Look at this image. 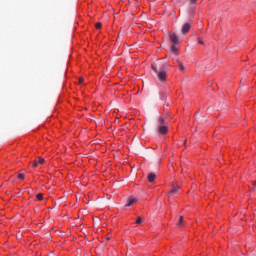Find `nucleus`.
<instances>
[{"label": "nucleus", "mask_w": 256, "mask_h": 256, "mask_svg": "<svg viewBox=\"0 0 256 256\" xmlns=\"http://www.w3.org/2000/svg\"><path fill=\"white\" fill-rule=\"evenodd\" d=\"M205 43L203 42V40H199V45H204Z\"/></svg>", "instance_id": "aec40b11"}, {"label": "nucleus", "mask_w": 256, "mask_h": 256, "mask_svg": "<svg viewBox=\"0 0 256 256\" xmlns=\"http://www.w3.org/2000/svg\"><path fill=\"white\" fill-rule=\"evenodd\" d=\"M18 179H20L21 181H23V179H25V174L19 173V174H18Z\"/></svg>", "instance_id": "f8f14e48"}, {"label": "nucleus", "mask_w": 256, "mask_h": 256, "mask_svg": "<svg viewBox=\"0 0 256 256\" xmlns=\"http://www.w3.org/2000/svg\"><path fill=\"white\" fill-rule=\"evenodd\" d=\"M168 131H169V128H167V126L161 125L160 127H158V133L160 135H167Z\"/></svg>", "instance_id": "7ed1b4c3"}, {"label": "nucleus", "mask_w": 256, "mask_h": 256, "mask_svg": "<svg viewBox=\"0 0 256 256\" xmlns=\"http://www.w3.org/2000/svg\"><path fill=\"white\" fill-rule=\"evenodd\" d=\"M141 223H143V218L138 217L137 220H136V224L141 225Z\"/></svg>", "instance_id": "9d476101"}, {"label": "nucleus", "mask_w": 256, "mask_h": 256, "mask_svg": "<svg viewBox=\"0 0 256 256\" xmlns=\"http://www.w3.org/2000/svg\"><path fill=\"white\" fill-rule=\"evenodd\" d=\"M155 179H157V175H155V173H150L149 175H148V181H149V183H153V181H155Z\"/></svg>", "instance_id": "423d86ee"}, {"label": "nucleus", "mask_w": 256, "mask_h": 256, "mask_svg": "<svg viewBox=\"0 0 256 256\" xmlns=\"http://www.w3.org/2000/svg\"><path fill=\"white\" fill-rule=\"evenodd\" d=\"M182 223H183V216H180L179 221L177 223L178 227H181Z\"/></svg>", "instance_id": "9b49d317"}, {"label": "nucleus", "mask_w": 256, "mask_h": 256, "mask_svg": "<svg viewBox=\"0 0 256 256\" xmlns=\"http://www.w3.org/2000/svg\"><path fill=\"white\" fill-rule=\"evenodd\" d=\"M36 199H37L38 201H43V194H41V193L37 194V195H36Z\"/></svg>", "instance_id": "1a4fd4ad"}, {"label": "nucleus", "mask_w": 256, "mask_h": 256, "mask_svg": "<svg viewBox=\"0 0 256 256\" xmlns=\"http://www.w3.org/2000/svg\"><path fill=\"white\" fill-rule=\"evenodd\" d=\"M95 27H96V29H101V27H102L101 22H97V23L95 24Z\"/></svg>", "instance_id": "2eb2a0df"}, {"label": "nucleus", "mask_w": 256, "mask_h": 256, "mask_svg": "<svg viewBox=\"0 0 256 256\" xmlns=\"http://www.w3.org/2000/svg\"><path fill=\"white\" fill-rule=\"evenodd\" d=\"M165 69H167V64L163 62H158L156 66L152 64V70L157 73L159 81L167 80V72H165Z\"/></svg>", "instance_id": "f257e3e1"}, {"label": "nucleus", "mask_w": 256, "mask_h": 256, "mask_svg": "<svg viewBox=\"0 0 256 256\" xmlns=\"http://www.w3.org/2000/svg\"><path fill=\"white\" fill-rule=\"evenodd\" d=\"M38 163H39L40 165H43V163H45V159H44V158H39V159H38Z\"/></svg>", "instance_id": "dca6fc26"}, {"label": "nucleus", "mask_w": 256, "mask_h": 256, "mask_svg": "<svg viewBox=\"0 0 256 256\" xmlns=\"http://www.w3.org/2000/svg\"><path fill=\"white\" fill-rule=\"evenodd\" d=\"M255 187H256V182H254V184H253V189H255Z\"/></svg>", "instance_id": "412c9836"}, {"label": "nucleus", "mask_w": 256, "mask_h": 256, "mask_svg": "<svg viewBox=\"0 0 256 256\" xmlns=\"http://www.w3.org/2000/svg\"><path fill=\"white\" fill-rule=\"evenodd\" d=\"M169 37L172 45H179V37L177 36V34L170 32Z\"/></svg>", "instance_id": "f03ea898"}, {"label": "nucleus", "mask_w": 256, "mask_h": 256, "mask_svg": "<svg viewBox=\"0 0 256 256\" xmlns=\"http://www.w3.org/2000/svg\"><path fill=\"white\" fill-rule=\"evenodd\" d=\"M83 81H85V79L83 77L79 78V83H83Z\"/></svg>", "instance_id": "a211bd4d"}, {"label": "nucleus", "mask_w": 256, "mask_h": 256, "mask_svg": "<svg viewBox=\"0 0 256 256\" xmlns=\"http://www.w3.org/2000/svg\"><path fill=\"white\" fill-rule=\"evenodd\" d=\"M37 165H39V163L37 161L32 162L33 167H37Z\"/></svg>", "instance_id": "f3484780"}, {"label": "nucleus", "mask_w": 256, "mask_h": 256, "mask_svg": "<svg viewBox=\"0 0 256 256\" xmlns=\"http://www.w3.org/2000/svg\"><path fill=\"white\" fill-rule=\"evenodd\" d=\"M190 3H192V5H195V3H197V0H190Z\"/></svg>", "instance_id": "6ab92c4d"}, {"label": "nucleus", "mask_w": 256, "mask_h": 256, "mask_svg": "<svg viewBox=\"0 0 256 256\" xmlns=\"http://www.w3.org/2000/svg\"><path fill=\"white\" fill-rule=\"evenodd\" d=\"M179 69L180 71H185V66L183 65V63H179Z\"/></svg>", "instance_id": "4468645a"}, {"label": "nucleus", "mask_w": 256, "mask_h": 256, "mask_svg": "<svg viewBox=\"0 0 256 256\" xmlns=\"http://www.w3.org/2000/svg\"><path fill=\"white\" fill-rule=\"evenodd\" d=\"M137 203V199L130 197L128 198V202L126 203L125 207H131V205H135Z\"/></svg>", "instance_id": "39448f33"}, {"label": "nucleus", "mask_w": 256, "mask_h": 256, "mask_svg": "<svg viewBox=\"0 0 256 256\" xmlns=\"http://www.w3.org/2000/svg\"><path fill=\"white\" fill-rule=\"evenodd\" d=\"M180 187L179 186H174L173 189L170 191V193H177L179 191Z\"/></svg>", "instance_id": "6e6552de"}, {"label": "nucleus", "mask_w": 256, "mask_h": 256, "mask_svg": "<svg viewBox=\"0 0 256 256\" xmlns=\"http://www.w3.org/2000/svg\"><path fill=\"white\" fill-rule=\"evenodd\" d=\"M190 30H191V24L185 23V24L182 26L181 32L183 33V35H185V34L189 33Z\"/></svg>", "instance_id": "20e7f679"}, {"label": "nucleus", "mask_w": 256, "mask_h": 256, "mask_svg": "<svg viewBox=\"0 0 256 256\" xmlns=\"http://www.w3.org/2000/svg\"><path fill=\"white\" fill-rule=\"evenodd\" d=\"M175 45H177V44H172L171 45V52L174 53V54H176L177 51H178V49H177V47Z\"/></svg>", "instance_id": "0eeeda50"}, {"label": "nucleus", "mask_w": 256, "mask_h": 256, "mask_svg": "<svg viewBox=\"0 0 256 256\" xmlns=\"http://www.w3.org/2000/svg\"><path fill=\"white\" fill-rule=\"evenodd\" d=\"M158 123H159L160 125H163V123H165V119H164L163 117H160V118L158 119Z\"/></svg>", "instance_id": "ddd939ff"}]
</instances>
